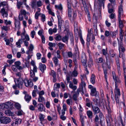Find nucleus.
Wrapping results in <instances>:
<instances>
[{
  "label": "nucleus",
  "instance_id": "47",
  "mask_svg": "<svg viewBox=\"0 0 126 126\" xmlns=\"http://www.w3.org/2000/svg\"><path fill=\"white\" fill-rule=\"evenodd\" d=\"M5 103H2L0 104V109H3L4 108H6Z\"/></svg>",
  "mask_w": 126,
  "mask_h": 126
},
{
  "label": "nucleus",
  "instance_id": "58",
  "mask_svg": "<svg viewBox=\"0 0 126 126\" xmlns=\"http://www.w3.org/2000/svg\"><path fill=\"white\" fill-rule=\"evenodd\" d=\"M42 19L41 20L42 21L44 22L45 21V15L43 14H42L41 16Z\"/></svg>",
  "mask_w": 126,
  "mask_h": 126
},
{
  "label": "nucleus",
  "instance_id": "29",
  "mask_svg": "<svg viewBox=\"0 0 126 126\" xmlns=\"http://www.w3.org/2000/svg\"><path fill=\"white\" fill-rule=\"evenodd\" d=\"M85 75H83V76H81V83L82 84V87L81 88H80V89H82V86H83L84 87H85L86 85V83L84 82V81L83 80L82 78L84 77H85ZM83 90V89H82Z\"/></svg>",
  "mask_w": 126,
  "mask_h": 126
},
{
  "label": "nucleus",
  "instance_id": "17",
  "mask_svg": "<svg viewBox=\"0 0 126 126\" xmlns=\"http://www.w3.org/2000/svg\"><path fill=\"white\" fill-rule=\"evenodd\" d=\"M5 113L7 116H14V113L9 110H7L5 111Z\"/></svg>",
  "mask_w": 126,
  "mask_h": 126
},
{
  "label": "nucleus",
  "instance_id": "64",
  "mask_svg": "<svg viewBox=\"0 0 126 126\" xmlns=\"http://www.w3.org/2000/svg\"><path fill=\"white\" fill-rule=\"evenodd\" d=\"M4 40L6 42V44L7 45H9L10 43V41L9 39H4Z\"/></svg>",
  "mask_w": 126,
  "mask_h": 126
},
{
  "label": "nucleus",
  "instance_id": "46",
  "mask_svg": "<svg viewBox=\"0 0 126 126\" xmlns=\"http://www.w3.org/2000/svg\"><path fill=\"white\" fill-rule=\"evenodd\" d=\"M7 4V3L5 1H3L0 3V7L2 6H4Z\"/></svg>",
  "mask_w": 126,
  "mask_h": 126
},
{
  "label": "nucleus",
  "instance_id": "45",
  "mask_svg": "<svg viewBox=\"0 0 126 126\" xmlns=\"http://www.w3.org/2000/svg\"><path fill=\"white\" fill-rule=\"evenodd\" d=\"M57 115L56 113H55L54 114H53L52 117L53 120H55L57 119Z\"/></svg>",
  "mask_w": 126,
  "mask_h": 126
},
{
  "label": "nucleus",
  "instance_id": "24",
  "mask_svg": "<svg viewBox=\"0 0 126 126\" xmlns=\"http://www.w3.org/2000/svg\"><path fill=\"white\" fill-rule=\"evenodd\" d=\"M69 87L70 88L72 89L73 90H75L77 88L76 86L73 85L72 82H70Z\"/></svg>",
  "mask_w": 126,
  "mask_h": 126
},
{
  "label": "nucleus",
  "instance_id": "63",
  "mask_svg": "<svg viewBox=\"0 0 126 126\" xmlns=\"http://www.w3.org/2000/svg\"><path fill=\"white\" fill-rule=\"evenodd\" d=\"M16 68V67L15 65H12V68L14 71H16L17 70V69Z\"/></svg>",
  "mask_w": 126,
  "mask_h": 126
},
{
  "label": "nucleus",
  "instance_id": "39",
  "mask_svg": "<svg viewBox=\"0 0 126 126\" xmlns=\"http://www.w3.org/2000/svg\"><path fill=\"white\" fill-rule=\"evenodd\" d=\"M58 45L60 49H62L63 47H64V45L61 42L59 43L58 44Z\"/></svg>",
  "mask_w": 126,
  "mask_h": 126
},
{
  "label": "nucleus",
  "instance_id": "6",
  "mask_svg": "<svg viewBox=\"0 0 126 126\" xmlns=\"http://www.w3.org/2000/svg\"><path fill=\"white\" fill-rule=\"evenodd\" d=\"M113 74V77L114 80L115 86L116 87H117L118 86L117 84V83H120L121 81L119 79V78L118 77L116 76L115 73L113 72H112Z\"/></svg>",
  "mask_w": 126,
  "mask_h": 126
},
{
  "label": "nucleus",
  "instance_id": "9",
  "mask_svg": "<svg viewBox=\"0 0 126 126\" xmlns=\"http://www.w3.org/2000/svg\"><path fill=\"white\" fill-rule=\"evenodd\" d=\"M37 68L36 66L33 67L32 70H31L30 71V76L32 78H33L35 76V73L37 72Z\"/></svg>",
  "mask_w": 126,
  "mask_h": 126
},
{
  "label": "nucleus",
  "instance_id": "49",
  "mask_svg": "<svg viewBox=\"0 0 126 126\" xmlns=\"http://www.w3.org/2000/svg\"><path fill=\"white\" fill-rule=\"evenodd\" d=\"M115 99L117 104H119V97L118 96H115Z\"/></svg>",
  "mask_w": 126,
  "mask_h": 126
},
{
  "label": "nucleus",
  "instance_id": "40",
  "mask_svg": "<svg viewBox=\"0 0 126 126\" xmlns=\"http://www.w3.org/2000/svg\"><path fill=\"white\" fill-rule=\"evenodd\" d=\"M110 119L109 117H107L106 118V121L107 125V126H110Z\"/></svg>",
  "mask_w": 126,
  "mask_h": 126
},
{
  "label": "nucleus",
  "instance_id": "61",
  "mask_svg": "<svg viewBox=\"0 0 126 126\" xmlns=\"http://www.w3.org/2000/svg\"><path fill=\"white\" fill-rule=\"evenodd\" d=\"M36 55L38 59H41V55L40 53H37L36 54Z\"/></svg>",
  "mask_w": 126,
  "mask_h": 126
},
{
  "label": "nucleus",
  "instance_id": "42",
  "mask_svg": "<svg viewBox=\"0 0 126 126\" xmlns=\"http://www.w3.org/2000/svg\"><path fill=\"white\" fill-rule=\"evenodd\" d=\"M70 98L71 99H68L66 100V102L67 103V104L70 105L71 104V103H72V101L71 99V96H70Z\"/></svg>",
  "mask_w": 126,
  "mask_h": 126
},
{
  "label": "nucleus",
  "instance_id": "23",
  "mask_svg": "<svg viewBox=\"0 0 126 126\" xmlns=\"http://www.w3.org/2000/svg\"><path fill=\"white\" fill-rule=\"evenodd\" d=\"M57 16L58 20L59 29L61 30L62 24V21L60 19V16Z\"/></svg>",
  "mask_w": 126,
  "mask_h": 126
},
{
  "label": "nucleus",
  "instance_id": "51",
  "mask_svg": "<svg viewBox=\"0 0 126 126\" xmlns=\"http://www.w3.org/2000/svg\"><path fill=\"white\" fill-rule=\"evenodd\" d=\"M67 8H70L71 7V5L70 3V0H67Z\"/></svg>",
  "mask_w": 126,
  "mask_h": 126
},
{
  "label": "nucleus",
  "instance_id": "30",
  "mask_svg": "<svg viewBox=\"0 0 126 126\" xmlns=\"http://www.w3.org/2000/svg\"><path fill=\"white\" fill-rule=\"evenodd\" d=\"M68 8V15L69 19H71V16L72 10L71 8Z\"/></svg>",
  "mask_w": 126,
  "mask_h": 126
},
{
  "label": "nucleus",
  "instance_id": "27",
  "mask_svg": "<svg viewBox=\"0 0 126 126\" xmlns=\"http://www.w3.org/2000/svg\"><path fill=\"white\" fill-rule=\"evenodd\" d=\"M25 98L26 101L28 102L31 99V97L28 94H26L25 96Z\"/></svg>",
  "mask_w": 126,
  "mask_h": 126
},
{
  "label": "nucleus",
  "instance_id": "25",
  "mask_svg": "<svg viewBox=\"0 0 126 126\" xmlns=\"http://www.w3.org/2000/svg\"><path fill=\"white\" fill-rule=\"evenodd\" d=\"M38 110L39 111H42L43 110V105L41 104H38Z\"/></svg>",
  "mask_w": 126,
  "mask_h": 126
},
{
  "label": "nucleus",
  "instance_id": "12",
  "mask_svg": "<svg viewBox=\"0 0 126 126\" xmlns=\"http://www.w3.org/2000/svg\"><path fill=\"white\" fill-rule=\"evenodd\" d=\"M6 109H10L13 106V103L10 101H8L5 103Z\"/></svg>",
  "mask_w": 126,
  "mask_h": 126
},
{
  "label": "nucleus",
  "instance_id": "55",
  "mask_svg": "<svg viewBox=\"0 0 126 126\" xmlns=\"http://www.w3.org/2000/svg\"><path fill=\"white\" fill-rule=\"evenodd\" d=\"M35 34V32L34 31H32L31 32V35L32 38H33L34 37V35Z\"/></svg>",
  "mask_w": 126,
  "mask_h": 126
},
{
  "label": "nucleus",
  "instance_id": "33",
  "mask_svg": "<svg viewBox=\"0 0 126 126\" xmlns=\"http://www.w3.org/2000/svg\"><path fill=\"white\" fill-rule=\"evenodd\" d=\"M90 81L93 84H94V75L93 74L91 75Z\"/></svg>",
  "mask_w": 126,
  "mask_h": 126
},
{
  "label": "nucleus",
  "instance_id": "56",
  "mask_svg": "<svg viewBox=\"0 0 126 126\" xmlns=\"http://www.w3.org/2000/svg\"><path fill=\"white\" fill-rule=\"evenodd\" d=\"M20 12L22 15H25L27 14V13L25 10H21L20 11Z\"/></svg>",
  "mask_w": 126,
  "mask_h": 126
},
{
  "label": "nucleus",
  "instance_id": "54",
  "mask_svg": "<svg viewBox=\"0 0 126 126\" xmlns=\"http://www.w3.org/2000/svg\"><path fill=\"white\" fill-rule=\"evenodd\" d=\"M15 60L16 59H14L11 60H8L7 62L8 63H9L10 64H11L14 63L15 61Z\"/></svg>",
  "mask_w": 126,
  "mask_h": 126
},
{
  "label": "nucleus",
  "instance_id": "35",
  "mask_svg": "<svg viewBox=\"0 0 126 126\" xmlns=\"http://www.w3.org/2000/svg\"><path fill=\"white\" fill-rule=\"evenodd\" d=\"M87 114L89 118H92L93 113L92 111L90 110L87 111Z\"/></svg>",
  "mask_w": 126,
  "mask_h": 126
},
{
  "label": "nucleus",
  "instance_id": "37",
  "mask_svg": "<svg viewBox=\"0 0 126 126\" xmlns=\"http://www.w3.org/2000/svg\"><path fill=\"white\" fill-rule=\"evenodd\" d=\"M36 4V1L35 0H32L31 2V6L32 8H33Z\"/></svg>",
  "mask_w": 126,
  "mask_h": 126
},
{
  "label": "nucleus",
  "instance_id": "8",
  "mask_svg": "<svg viewBox=\"0 0 126 126\" xmlns=\"http://www.w3.org/2000/svg\"><path fill=\"white\" fill-rule=\"evenodd\" d=\"M118 17H121V16L123 15L124 11L123 6L122 4L119 6L118 10Z\"/></svg>",
  "mask_w": 126,
  "mask_h": 126
},
{
  "label": "nucleus",
  "instance_id": "20",
  "mask_svg": "<svg viewBox=\"0 0 126 126\" xmlns=\"http://www.w3.org/2000/svg\"><path fill=\"white\" fill-rule=\"evenodd\" d=\"M24 40V38H21L19 39L18 42L16 43V44L17 46V47H21V44L23 43V40Z\"/></svg>",
  "mask_w": 126,
  "mask_h": 126
},
{
  "label": "nucleus",
  "instance_id": "32",
  "mask_svg": "<svg viewBox=\"0 0 126 126\" xmlns=\"http://www.w3.org/2000/svg\"><path fill=\"white\" fill-rule=\"evenodd\" d=\"M55 7L56 8L58 9L61 11H62L63 9V7L61 4H60L58 5H56L55 6Z\"/></svg>",
  "mask_w": 126,
  "mask_h": 126
},
{
  "label": "nucleus",
  "instance_id": "43",
  "mask_svg": "<svg viewBox=\"0 0 126 126\" xmlns=\"http://www.w3.org/2000/svg\"><path fill=\"white\" fill-rule=\"evenodd\" d=\"M44 99L42 96H39L38 101L40 102H42L43 101H44Z\"/></svg>",
  "mask_w": 126,
  "mask_h": 126
},
{
  "label": "nucleus",
  "instance_id": "5",
  "mask_svg": "<svg viewBox=\"0 0 126 126\" xmlns=\"http://www.w3.org/2000/svg\"><path fill=\"white\" fill-rule=\"evenodd\" d=\"M0 121L1 123L7 124L11 122V120L9 117H3L0 119Z\"/></svg>",
  "mask_w": 126,
  "mask_h": 126
},
{
  "label": "nucleus",
  "instance_id": "26",
  "mask_svg": "<svg viewBox=\"0 0 126 126\" xmlns=\"http://www.w3.org/2000/svg\"><path fill=\"white\" fill-rule=\"evenodd\" d=\"M62 38L61 36L59 34H56L54 37V39L56 40L57 41H59L61 40Z\"/></svg>",
  "mask_w": 126,
  "mask_h": 126
},
{
  "label": "nucleus",
  "instance_id": "34",
  "mask_svg": "<svg viewBox=\"0 0 126 126\" xmlns=\"http://www.w3.org/2000/svg\"><path fill=\"white\" fill-rule=\"evenodd\" d=\"M22 2L18 1L17 3V6L18 8V9H20L21 8V6L22 5Z\"/></svg>",
  "mask_w": 126,
  "mask_h": 126
},
{
  "label": "nucleus",
  "instance_id": "38",
  "mask_svg": "<svg viewBox=\"0 0 126 126\" xmlns=\"http://www.w3.org/2000/svg\"><path fill=\"white\" fill-rule=\"evenodd\" d=\"M68 37L67 36H65L62 38V41L64 42H68Z\"/></svg>",
  "mask_w": 126,
  "mask_h": 126
},
{
  "label": "nucleus",
  "instance_id": "28",
  "mask_svg": "<svg viewBox=\"0 0 126 126\" xmlns=\"http://www.w3.org/2000/svg\"><path fill=\"white\" fill-rule=\"evenodd\" d=\"M45 116V115L42 114L40 113L39 114V119L41 121H43L44 120Z\"/></svg>",
  "mask_w": 126,
  "mask_h": 126
},
{
  "label": "nucleus",
  "instance_id": "2",
  "mask_svg": "<svg viewBox=\"0 0 126 126\" xmlns=\"http://www.w3.org/2000/svg\"><path fill=\"white\" fill-rule=\"evenodd\" d=\"M82 92L83 94L84 93V91L82 89H79L76 91V93L75 94H74L72 95V98L73 100L75 101H76L77 100V97L78 96L79 94V92Z\"/></svg>",
  "mask_w": 126,
  "mask_h": 126
},
{
  "label": "nucleus",
  "instance_id": "7",
  "mask_svg": "<svg viewBox=\"0 0 126 126\" xmlns=\"http://www.w3.org/2000/svg\"><path fill=\"white\" fill-rule=\"evenodd\" d=\"M45 2L46 4H48V5L47 6V9L48 10V12L49 14H50L53 16H55V14L54 12H52L51 9L50 8V4L49 1L48 0H45Z\"/></svg>",
  "mask_w": 126,
  "mask_h": 126
},
{
  "label": "nucleus",
  "instance_id": "50",
  "mask_svg": "<svg viewBox=\"0 0 126 126\" xmlns=\"http://www.w3.org/2000/svg\"><path fill=\"white\" fill-rule=\"evenodd\" d=\"M34 49L33 46L32 44H31L29 47V49L30 51H32Z\"/></svg>",
  "mask_w": 126,
  "mask_h": 126
},
{
  "label": "nucleus",
  "instance_id": "48",
  "mask_svg": "<svg viewBox=\"0 0 126 126\" xmlns=\"http://www.w3.org/2000/svg\"><path fill=\"white\" fill-rule=\"evenodd\" d=\"M15 106L17 109H19L21 108L20 105L18 103H15Z\"/></svg>",
  "mask_w": 126,
  "mask_h": 126
},
{
  "label": "nucleus",
  "instance_id": "57",
  "mask_svg": "<svg viewBox=\"0 0 126 126\" xmlns=\"http://www.w3.org/2000/svg\"><path fill=\"white\" fill-rule=\"evenodd\" d=\"M60 51L57 50V56L58 58L59 59L61 57V56L60 55Z\"/></svg>",
  "mask_w": 126,
  "mask_h": 126
},
{
  "label": "nucleus",
  "instance_id": "4",
  "mask_svg": "<svg viewBox=\"0 0 126 126\" xmlns=\"http://www.w3.org/2000/svg\"><path fill=\"white\" fill-rule=\"evenodd\" d=\"M23 80L25 85L26 87H28L29 86L32 87L33 86V82L31 80L25 79Z\"/></svg>",
  "mask_w": 126,
  "mask_h": 126
},
{
  "label": "nucleus",
  "instance_id": "11",
  "mask_svg": "<svg viewBox=\"0 0 126 126\" xmlns=\"http://www.w3.org/2000/svg\"><path fill=\"white\" fill-rule=\"evenodd\" d=\"M104 0H98L99 1L98 3V8L99 11L100 12L99 14L101 15V8L102 6L104 7Z\"/></svg>",
  "mask_w": 126,
  "mask_h": 126
},
{
  "label": "nucleus",
  "instance_id": "22",
  "mask_svg": "<svg viewBox=\"0 0 126 126\" xmlns=\"http://www.w3.org/2000/svg\"><path fill=\"white\" fill-rule=\"evenodd\" d=\"M93 86L91 85H89L88 86L89 88L91 89V94L92 96L94 95V88H93Z\"/></svg>",
  "mask_w": 126,
  "mask_h": 126
},
{
  "label": "nucleus",
  "instance_id": "16",
  "mask_svg": "<svg viewBox=\"0 0 126 126\" xmlns=\"http://www.w3.org/2000/svg\"><path fill=\"white\" fill-rule=\"evenodd\" d=\"M15 29L16 30H19L20 29V22L17 20H16L15 22Z\"/></svg>",
  "mask_w": 126,
  "mask_h": 126
},
{
  "label": "nucleus",
  "instance_id": "31",
  "mask_svg": "<svg viewBox=\"0 0 126 126\" xmlns=\"http://www.w3.org/2000/svg\"><path fill=\"white\" fill-rule=\"evenodd\" d=\"M95 102V105L98 106L100 105V98L99 97H96Z\"/></svg>",
  "mask_w": 126,
  "mask_h": 126
},
{
  "label": "nucleus",
  "instance_id": "21",
  "mask_svg": "<svg viewBox=\"0 0 126 126\" xmlns=\"http://www.w3.org/2000/svg\"><path fill=\"white\" fill-rule=\"evenodd\" d=\"M82 63L84 66L86 65V56L84 55L82 56L81 59Z\"/></svg>",
  "mask_w": 126,
  "mask_h": 126
},
{
  "label": "nucleus",
  "instance_id": "41",
  "mask_svg": "<svg viewBox=\"0 0 126 126\" xmlns=\"http://www.w3.org/2000/svg\"><path fill=\"white\" fill-rule=\"evenodd\" d=\"M70 41L71 44L73 46L74 45V37L73 35H70Z\"/></svg>",
  "mask_w": 126,
  "mask_h": 126
},
{
  "label": "nucleus",
  "instance_id": "3",
  "mask_svg": "<svg viewBox=\"0 0 126 126\" xmlns=\"http://www.w3.org/2000/svg\"><path fill=\"white\" fill-rule=\"evenodd\" d=\"M120 38L121 39V41L120 42V43L119 42L118 43L119 45V50L120 52V50L123 52L125 51V49L123 47V44L122 43V40L123 39V35H120Z\"/></svg>",
  "mask_w": 126,
  "mask_h": 126
},
{
  "label": "nucleus",
  "instance_id": "52",
  "mask_svg": "<svg viewBox=\"0 0 126 126\" xmlns=\"http://www.w3.org/2000/svg\"><path fill=\"white\" fill-rule=\"evenodd\" d=\"M115 16V14L114 13H111L110 15L109 16V17L111 19H113L114 18Z\"/></svg>",
  "mask_w": 126,
  "mask_h": 126
},
{
  "label": "nucleus",
  "instance_id": "14",
  "mask_svg": "<svg viewBox=\"0 0 126 126\" xmlns=\"http://www.w3.org/2000/svg\"><path fill=\"white\" fill-rule=\"evenodd\" d=\"M118 86L116 87L115 86V88L114 90V94L115 96H120L121 95L120 93V90L118 88Z\"/></svg>",
  "mask_w": 126,
  "mask_h": 126
},
{
  "label": "nucleus",
  "instance_id": "53",
  "mask_svg": "<svg viewBox=\"0 0 126 126\" xmlns=\"http://www.w3.org/2000/svg\"><path fill=\"white\" fill-rule=\"evenodd\" d=\"M48 45L50 47H55L56 46L55 44L54 43H53L51 42H49L48 44Z\"/></svg>",
  "mask_w": 126,
  "mask_h": 126
},
{
  "label": "nucleus",
  "instance_id": "1",
  "mask_svg": "<svg viewBox=\"0 0 126 126\" xmlns=\"http://www.w3.org/2000/svg\"><path fill=\"white\" fill-rule=\"evenodd\" d=\"M92 38V42H93L94 40V32L93 31V29H91L90 31H88V34L87 35V42H89L90 41V39Z\"/></svg>",
  "mask_w": 126,
  "mask_h": 126
},
{
  "label": "nucleus",
  "instance_id": "18",
  "mask_svg": "<svg viewBox=\"0 0 126 126\" xmlns=\"http://www.w3.org/2000/svg\"><path fill=\"white\" fill-rule=\"evenodd\" d=\"M24 80H22V81H20L19 79L17 80V81L18 82V84H17V87L18 88L22 89L23 87L22 85L24 82Z\"/></svg>",
  "mask_w": 126,
  "mask_h": 126
},
{
  "label": "nucleus",
  "instance_id": "59",
  "mask_svg": "<svg viewBox=\"0 0 126 126\" xmlns=\"http://www.w3.org/2000/svg\"><path fill=\"white\" fill-rule=\"evenodd\" d=\"M37 4L38 6L40 7L42 5V2L41 1H38L37 2Z\"/></svg>",
  "mask_w": 126,
  "mask_h": 126
},
{
  "label": "nucleus",
  "instance_id": "60",
  "mask_svg": "<svg viewBox=\"0 0 126 126\" xmlns=\"http://www.w3.org/2000/svg\"><path fill=\"white\" fill-rule=\"evenodd\" d=\"M4 22L6 25H7L8 24L10 25L11 23V22L10 21H8L7 20H4Z\"/></svg>",
  "mask_w": 126,
  "mask_h": 126
},
{
  "label": "nucleus",
  "instance_id": "44",
  "mask_svg": "<svg viewBox=\"0 0 126 126\" xmlns=\"http://www.w3.org/2000/svg\"><path fill=\"white\" fill-rule=\"evenodd\" d=\"M53 60L54 61L55 64L57 65L58 62V59L57 57H54V58H53Z\"/></svg>",
  "mask_w": 126,
  "mask_h": 126
},
{
  "label": "nucleus",
  "instance_id": "10",
  "mask_svg": "<svg viewBox=\"0 0 126 126\" xmlns=\"http://www.w3.org/2000/svg\"><path fill=\"white\" fill-rule=\"evenodd\" d=\"M82 4L84 7L85 12L87 14H88V16H89V5L87 3H86V2H84L83 3H82Z\"/></svg>",
  "mask_w": 126,
  "mask_h": 126
},
{
  "label": "nucleus",
  "instance_id": "62",
  "mask_svg": "<svg viewBox=\"0 0 126 126\" xmlns=\"http://www.w3.org/2000/svg\"><path fill=\"white\" fill-rule=\"evenodd\" d=\"M73 18L75 19L76 17L77 11L76 10L74 11L73 12Z\"/></svg>",
  "mask_w": 126,
  "mask_h": 126
},
{
  "label": "nucleus",
  "instance_id": "15",
  "mask_svg": "<svg viewBox=\"0 0 126 126\" xmlns=\"http://www.w3.org/2000/svg\"><path fill=\"white\" fill-rule=\"evenodd\" d=\"M16 67L19 70H21L22 69V67L20 65L21 64V63L19 61L16 62L14 63Z\"/></svg>",
  "mask_w": 126,
  "mask_h": 126
},
{
  "label": "nucleus",
  "instance_id": "19",
  "mask_svg": "<svg viewBox=\"0 0 126 126\" xmlns=\"http://www.w3.org/2000/svg\"><path fill=\"white\" fill-rule=\"evenodd\" d=\"M99 113V116L101 118L103 116V114L100 111L98 107L95 108V113Z\"/></svg>",
  "mask_w": 126,
  "mask_h": 126
},
{
  "label": "nucleus",
  "instance_id": "36",
  "mask_svg": "<svg viewBox=\"0 0 126 126\" xmlns=\"http://www.w3.org/2000/svg\"><path fill=\"white\" fill-rule=\"evenodd\" d=\"M78 74V73L77 71L74 70L71 76L73 77H76L77 76Z\"/></svg>",
  "mask_w": 126,
  "mask_h": 126
},
{
  "label": "nucleus",
  "instance_id": "13",
  "mask_svg": "<svg viewBox=\"0 0 126 126\" xmlns=\"http://www.w3.org/2000/svg\"><path fill=\"white\" fill-rule=\"evenodd\" d=\"M39 68L42 72L43 73L46 69V66L45 64L40 63L39 65Z\"/></svg>",
  "mask_w": 126,
  "mask_h": 126
}]
</instances>
